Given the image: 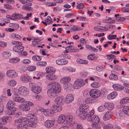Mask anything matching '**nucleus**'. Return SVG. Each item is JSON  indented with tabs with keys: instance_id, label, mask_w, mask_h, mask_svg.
Masks as SVG:
<instances>
[{
	"instance_id": "20e7f679",
	"label": "nucleus",
	"mask_w": 129,
	"mask_h": 129,
	"mask_svg": "<svg viewBox=\"0 0 129 129\" xmlns=\"http://www.w3.org/2000/svg\"><path fill=\"white\" fill-rule=\"evenodd\" d=\"M89 94L90 96L93 98L95 99L100 96L101 93L99 90L94 89H91L90 90Z\"/></svg>"
},
{
	"instance_id": "4468645a",
	"label": "nucleus",
	"mask_w": 129,
	"mask_h": 129,
	"mask_svg": "<svg viewBox=\"0 0 129 129\" xmlns=\"http://www.w3.org/2000/svg\"><path fill=\"white\" fill-rule=\"evenodd\" d=\"M25 104L20 105L19 106V108L23 111H29L30 109V107L29 106L27 105V104L26 102L25 103Z\"/></svg>"
},
{
	"instance_id": "13d9d810",
	"label": "nucleus",
	"mask_w": 129,
	"mask_h": 129,
	"mask_svg": "<svg viewBox=\"0 0 129 129\" xmlns=\"http://www.w3.org/2000/svg\"><path fill=\"white\" fill-rule=\"evenodd\" d=\"M16 82L14 80H12L10 81L9 83L10 85L12 86H15L16 84Z\"/></svg>"
},
{
	"instance_id": "6e6552de",
	"label": "nucleus",
	"mask_w": 129,
	"mask_h": 129,
	"mask_svg": "<svg viewBox=\"0 0 129 129\" xmlns=\"http://www.w3.org/2000/svg\"><path fill=\"white\" fill-rule=\"evenodd\" d=\"M42 88L39 86L32 85L31 88V90L32 92L38 94L42 91Z\"/></svg>"
},
{
	"instance_id": "ddd939ff",
	"label": "nucleus",
	"mask_w": 129,
	"mask_h": 129,
	"mask_svg": "<svg viewBox=\"0 0 129 129\" xmlns=\"http://www.w3.org/2000/svg\"><path fill=\"white\" fill-rule=\"evenodd\" d=\"M54 122L53 120H48L45 122V125L47 128H49L54 125Z\"/></svg>"
},
{
	"instance_id": "a18cd8bd",
	"label": "nucleus",
	"mask_w": 129,
	"mask_h": 129,
	"mask_svg": "<svg viewBox=\"0 0 129 129\" xmlns=\"http://www.w3.org/2000/svg\"><path fill=\"white\" fill-rule=\"evenodd\" d=\"M3 55L4 57L8 58L10 56L11 54L8 51L5 52L3 53Z\"/></svg>"
},
{
	"instance_id": "680f3d73",
	"label": "nucleus",
	"mask_w": 129,
	"mask_h": 129,
	"mask_svg": "<svg viewBox=\"0 0 129 129\" xmlns=\"http://www.w3.org/2000/svg\"><path fill=\"white\" fill-rule=\"evenodd\" d=\"M24 64H29L30 62V61L28 59H23L22 61Z\"/></svg>"
},
{
	"instance_id": "c9c22d12",
	"label": "nucleus",
	"mask_w": 129,
	"mask_h": 129,
	"mask_svg": "<svg viewBox=\"0 0 129 129\" xmlns=\"http://www.w3.org/2000/svg\"><path fill=\"white\" fill-rule=\"evenodd\" d=\"M92 128L94 129H101V126L97 123H94L91 124Z\"/></svg>"
},
{
	"instance_id": "0eeeda50",
	"label": "nucleus",
	"mask_w": 129,
	"mask_h": 129,
	"mask_svg": "<svg viewBox=\"0 0 129 129\" xmlns=\"http://www.w3.org/2000/svg\"><path fill=\"white\" fill-rule=\"evenodd\" d=\"M6 74L8 77L11 78H15L18 75L17 74L15 71L12 70L8 71Z\"/></svg>"
},
{
	"instance_id": "4c0bfd02",
	"label": "nucleus",
	"mask_w": 129,
	"mask_h": 129,
	"mask_svg": "<svg viewBox=\"0 0 129 129\" xmlns=\"http://www.w3.org/2000/svg\"><path fill=\"white\" fill-rule=\"evenodd\" d=\"M20 61V59L18 57L15 58L10 59L9 62L13 63H16Z\"/></svg>"
},
{
	"instance_id": "79ce46f5",
	"label": "nucleus",
	"mask_w": 129,
	"mask_h": 129,
	"mask_svg": "<svg viewBox=\"0 0 129 129\" xmlns=\"http://www.w3.org/2000/svg\"><path fill=\"white\" fill-rule=\"evenodd\" d=\"M65 49L66 50H68L70 52H76V51H73V50L74 49V48L71 46H69L66 47Z\"/></svg>"
},
{
	"instance_id": "774afa93",
	"label": "nucleus",
	"mask_w": 129,
	"mask_h": 129,
	"mask_svg": "<svg viewBox=\"0 0 129 129\" xmlns=\"http://www.w3.org/2000/svg\"><path fill=\"white\" fill-rule=\"evenodd\" d=\"M124 113L123 111L122 112L121 111H119L118 113V116L120 118L123 117L124 116Z\"/></svg>"
},
{
	"instance_id": "f704fd0d",
	"label": "nucleus",
	"mask_w": 129,
	"mask_h": 129,
	"mask_svg": "<svg viewBox=\"0 0 129 129\" xmlns=\"http://www.w3.org/2000/svg\"><path fill=\"white\" fill-rule=\"evenodd\" d=\"M28 126H30L32 127H35L37 126V123L33 121H28V122L27 123Z\"/></svg>"
},
{
	"instance_id": "e2e57ef3",
	"label": "nucleus",
	"mask_w": 129,
	"mask_h": 129,
	"mask_svg": "<svg viewBox=\"0 0 129 129\" xmlns=\"http://www.w3.org/2000/svg\"><path fill=\"white\" fill-rule=\"evenodd\" d=\"M19 54L21 56H26L27 55V52L25 51H21Z\"/></svg>"
},
{
	"instance_id": "603ef678",
	"label": "nucleus",
	"mask_w": 129,
	"mask_h": 129,
	"mask_svg": "<svg viewBox=\"0 0 129 129\" xmlns=\"http://www.w3.org/2000/svg\"><path fill=\"white\" fill-rule=\"evenodd\" d=\"M101 31H107L108 30L107 25H106L104 26H100Z\"/></svg>"
},
{
	"instance_id": "dca6fc26",
	"label": "nucleus",
	"mask_w": 129,
	"mask_h": 129,
	"mask_svg": "<svg viewBox=\"0 0 129 129\" xmlns=\"http://www.w3.org/2000/svg\"><path fill=\"white\" fill-rule=\"evenodd\" d=\"M111 74L110 75L109 77V78L110 79L113 80H117L118 79V77L117 75H118V73H115L114 71H111Z\"/></svg>"
},
{
	"instance_id": "6ab92c4d",
	"label": "nucleus",
	"mask_w": 129,
	"mask_h": 129,
	"mask_svg": "<svg viewBox=\"0 0 129 129\" xmlns=\"http://www.w3.org/2000/svg\"><path fill=\"white\" fill-rule=\"evenodd\" d=\"M113 89L115 90L120 91L122 90L124 87L122 85L118 84H115L112 85Z\"/></svg>"
},
{
	"instance_id": "7ed1b4c3",
	"label": "nucleus",
	"mask_w": 129,
	"mask_h": 129,
	"mask_svg": "<svg viewBox=\"0 0 129 129\" xmlns=\"http://www.w3.org/2000/svg\"><path fill=\"white\" fill-rule=\"evenodd\" d=\"M85 83L84 80L82 79H79L76 80L74 82L73 87L76 89H77L83 86Z\"/></svg>"
},
{
	"instance_id": "0e129e2a",
	"label": "nucleus",
	"mask_w": 129,
	"mask_h": 129,
	"mask_svg": "<svg viewBox=\"0 0 129 129\" xmlns=\"http://www.w3.org/2000/svg\"><path fill=\"white\" fill-rule=\"evenodd\" d=\"M7 45V43L5 42L0 41V46L2 47H6Z\"/></svg>"
},
{
	"instance_id": "7c9ffc66",
	"label": "nucleus",
	"mask_w": 129,
	"mask_h": 129,
	"mask_svg": "<svg viewBox=\"0 0 129 129\" xmlns=\"http://www.w3.org/2000/svg\"><path fill=\"white\" fill-rule=\"evenodd\" d=\"M123 111L124 114L129 116V106H124L123 108Z\"/></svg>"
},
{
	"instance_id": "a19ab883",
	"label": "nucleus",
	"mask_w": 129,
	"mask_h": 129,
	"mask_svg": "<svg viewBox=\"0 0 129 129\" xmlns=\"http://www.w3.org/2000/svg\"><path fill=\"white\" fill-rule=\"evenodd\" d=\"M106 109L105 104L99 107L98 108V110L99 112H102L104 111Z\"/></svg>"
},
{
	"instance_id": "8fccbe9b",
	"label": "nucleus",
	"mask_w": 129,
	"mask_h": 129,
	"mask_svg": "<svg viewBox=\"0 0 129 129\" xmlns=\"http://www.w3.org/2000/svg\"><path fill=\"white\" fill-rule=\"evenodd\" d=\"M22 9L24 10H27L29 11L31 10V8L30 7L26 6V5H24L22 7Z\"/></svg>"
},
{
	"instance_id": "de8ad7c7",
	"label": "nucleus",
	"mask_w": 129,
	"mask_h": 129,
	"mask_svg": "<svg viewBox=\"0 0 129 129\" xmlns=\"http://www.w3.org/2000/svg\"><path fill=\"white\" fill-rule=\"evenodd\" d=\"M71 29L72 30L74 31H79L80 30V28L78 27L76 25H74L72 27Z\"/></svg>"
},
{
	"instance_id": "b1692460",
	"label": "nucleus",
	"mask_w": 129,
	"mask_h": 129,
	"mask_svg": "<svg viewBox=\"0 0 129 129\" xmlns=\"http://www.w3.org/2000/svg\"><path fill=\"white\" fill-rule=\"evenodd\" d=\"M71 80V78L70 77H64L60 80V82L64 84H66L68 83Z\"/></svg>"
},
{
	"instance_id": "49530a36",
	"label": "nucleus",
	"mask_w": 129,
	"mask_h": 129,
	"mask_svg": "<svg viewBox=\"0 0 129 129\" xmlns=\"http://www.w3.org/2000/svg\"><path fill=\"white\" fill-rule=\"evenodd\" d=\"M78 9H82L84 8V5L82 3L78 4L77 6Z\"/></svg>"
},
{
	"instance_id": "9d476101",
	"label": "nucleus",
	"mask_w": 129,
	"mask_h": 129,
	"mask_svg": "<svg viewBox=\"0 0 129 129\" xmlns=\"http://www.w3.org/2000/svg\"><path fill=\"white\" fill-rule=\"evenodd\" d=\"M41 111L44 112V114L47 116H49L51 115H52L55 112L53 109H41Z\"/></svg>"
},
{
	"instance_id": "aec40b11",
	"label": "nucleus",
	"mask_w": 129,
	"mask_h": 129,
	"mask_svg": "<svg viewBox=\"0 0 129 129\" xmlns=\"http://www.w3.org/2000/svg\"><path fill=\"white\" fill-rule=\"evenodd\" d=\"M27 117H21L18 119H17L15 120V122H26V121H28L29 119L28 117V115H27Z\"/></svg>"
},
{
	"instance_id": "4be33fe9",
	"label": "nucleus",
	"mask_w": 129,
	"mask_h": 129,
	"mask_svg": "<svg viewBox=\"0 0 129 129\" xmlns=\"http://www.w3.org/2000/svg\"><path fill=\"white\" fill-rule=\"evenodd\" d=\"M47 73L46 76V77L47 79L50 80H54L56 79V77L54 74L50 73Z\"/></svg>"
},
{
	"instance_id": "423d86ee",
	"label": "nucleus",
	"mask_w": 129,
	"mask_h": 129,
	"mask_svg": "<svg viewBox=\"0 0 129 129\" xmlns=\"http://www.w3.org/2000/svg\"><path fill=\"white\" fill-rule=\"evenodd\" d=\"M64 99L62 96H58L55 98L54 101L58 105H62L64 103Z\"/></svg>"
},
{
	"instance_id": "37998d69",
	"label": "nucleus",
	"mask_w": 129,
	"mask_h": 129,
	"mask_svg": "<svg viewBox=\"0 0 129 129\" xmlns=\"http://www.w3.org/2000/svg\"><path fill=\"white\" fill-rule=\"evenodd\" d=\"M44 4L48 7L55 6L56 5V3H48L45 2L44 3Z\"/></svg>"
},
{
	"instance_id": "c756f323",
	"label": "nucleus",
	"mask_w": 129,
	"mask_h": 129,
	"mask_svg": "<svg viewBox=\"0 0 129 129\" xmlns=\"http://www.w3.org/2000/svg\"><path fill=\"white\" fill-rule=\"evenodd\" d=\"M46 70L47 73H55L56 70L53 67H47L46 68Z\"/></svg>"
},
{
	"instance_id": "473e14b6",
	"label": "nucleus",
	"mask_w": 129,
	"mask_h": 129,
	"mask_svg": "<svg viewBox=\"0 0 129 129\" xmlns=\"http://www.w3.org/2000/svg\"><path fill=\"white\" fill-rule=\"evenodd\" d=\"M53 107L55 109V110H54V112H55V111L56 112L60 111L62 109V108L60 106L54 105L53 106Z\"/></svg>"
},
{
	"instance_id": "bf43d9fd",
	"label": "nucleus",
	"mask_w": 129,
	"mask_h": 129,
	"mask_svg": "<svg viewBox=\"0 0 129 129\" xmlns=\"http://www.w3.org/2000/svg\"><path fill=\"white\" fill-rule=\"evenodd\" d=\"M45 20L46 21L48 22L49 21V24H50L53 22L52 19L50 16H48L47 17V18Z\"/></svg>"
},
{
	"instance_id": "c03bdc74",
	"label": "nucleus",
	"mask_w": 129,
	"mask_h": 129,
	"mask_svg": "<svg viewBox=\"0 0 129 129\" xmlns=\"http://www.w3.org/2000/svg\"><path fill=\"white\" fill-rule=\"evenodd\" d=\"M36 69V67L34 66H30L27 68V70L31 72L35 71Z\"/></svg>"
},
{
	"instance_id": "4d7b16f0",
	"label": "nucleus",
	"mask_w": 129,
	"mask_h": 129,
	"mask_svg": "<svg viewBox=\"0 0 129 129\" xmlns=\"http://www.w3.org/2000/svg\"><path fill=\"white\" fill-rule=\"evenodd\" d=\"M11 36L13 38H17L18 39H20L21 38V37L20 36L15 34H13Z\"/></svg>"
},
{
	"instance_id": "5fc2aeb1",
	"label": "nucleus",
	"mask_w": 129,
	"mask_h": 129,
	"mask_svg": "<svg viewBox=\"0 0 129 129\" xmlns=\"http://www.w3.org/2000/svg\"><path fill=\"white\" fill-rule=\"evenodd\" d=\"M116 35H110L108 37V38L110 40H111L112 39H116Z\"/></svg>"
},
{
	"instance_id": "a211bd4d",
	"label": "nucleus",
	"mask_w": 129,
	"mask_h": 129,
	"mask_svg": "<svg viewBox=\"0 0 129 129\" xmlns=\"http://www.w3.org/2000/svg\"><path fill=\"white\" fill-rule=\"evenodd\" d=\"M21 79L22 81L24 82H28L30 80L29 76L27 74L22 75L21 77Z\"/></svg>"
},
{
	"instance_id": "a878e982",
	"label": "nucleus",
	"mask_w": 129,
	"mask_h": 129,
	"mask_svg": "<svg viewBox=\"0 0 129 129\" xmlns=\"http://www.w3.org/2000/svg\"><path fill=\"white\" fill-rule=\"evenodd\" d=\"M105 104L106 108L109 110H111L114 108V105L112 103H107Z\"/></svg>"
},
{
	"instance_id": "9b49d317",
	"label": "nucleus",
	"mask_w": 129,
	"mask_h": 129,
	"mask_svg": "<svg viewBox=\"0 0 129 129\" xmlns=\"http://www.w3.org/2000/svg\"><path fill=\"white\" fill-rule=\"evenodd\" d=\"M15 103L14 102L11 100H9L8 102L6 105V108L8 109H12L14 107Z\"/></svg>"
},
{
	"instance_id": "ea45409f",
	"label": "nucleus",
	"mask_w": 129,
	"mask_h": 129,
	"mask_svg": "<svg viewBox=\"0 0 129 129\" xmlns=\"http://www.w3.org/2000/svg\"><path fill=\"white\" fill-rule=\"evenodd\" d=\"M129 102V98L126 97L122 99L120 101V104H124Z\"/></svg>"
},
{
	"instance_id": "72a5a7b5",
	"label": "nucleus",
	"mask_w": 129,
	"mask_h": 129,
	"mask_svg": "<svg viewBox=\"0 0 129 129\" xmlns=\"http://www.w3.org/2000/svg\"><path fill=\"white\" fill-rule=\"evenodd\" d=\"M65 121L67 122V123L71 125L72 124V122L73 120V118L72 116L66 117Z\"/></svg>"
},
{
	"instance_id": "1a4fd4ad",
	"label": "nucleus",
	"mask_w": 129,
	"mask_h": 129,
	"mask_svg": "<svg viewBox=\"0 0 129 129\" xmlns=\"http://www.w3.org/2000/svg\"><path fill=\"white\" fill-rule=\"evenodd\" d=\"M74 99V97L72 94H68L66 97L65 102L67 104L73 102Z\"/></svg>"
},
{
	"instance_id": "f3484780",
	"label": "nucleus",
	"mask_w": 129,
	"mask_h": 129,
	"mask_svg": "<svg viewBox=\"0 0 129 129\" xmlns=\"http://www.w3.org/2000/svg\"><path fill=\"white\" fill-rule=\"evenodd\" d=\"M56 63L58 65H64L67 64L68 61L64 59H58L56 60Z\"/></svg>"
},
{
	"instance_id": "3c124183",
	"label": "nucleus",
	"mask_w": 129,
	"mask_h": 129,
	"mask_svg": "<svg viewBox=\"0 0 129 129\" xmlns=\"http://www.w3.org/2000/svg\"><path fill=\"white\" fill-rule=\"evenodd\" d=\"M93 102V100H92L91 98H90L86 99L85 101V103L87 104L92 103Z\"/></svg>"
},
{
	"instance_id": "2eb2a0df",
	"label": "nucleus",
	"mask_w": 129,
	"mask_h": 129,
	"mask_svg": "<svg viewBox=\"0 0 129 129\" xmlns=\"http://www.w3.org/2000/svg\"><path fill=\"white\" fill-rule=\"evenodd\" d=\"M66 120L65 115L63 114L60 115L58 118L57 121L59 124L63 123Z\"/></svg>"
},
{
	"instance_id": "338daca9",
	"label": "nucleus",
	"mask_w": 129,
	"mask_h": 129,
	"mask_svg": "<svg viewBox=\"0 0 129 129\" xmlns=\"http://www.w3.org/2000/svg\"><path fill=\"white\" fill-rule=\"evenodd\" d=\"M94 54H90L88 55L87 56V58L90 60H92L94 59V57H93V55Z\"/></svg>"
},
{
	"instance_id": "58836bf2",
	"label": "nucleus",
	"mask_w": 129,
	"mask_h": 129,
	"mask_svg": "<svg viewBox=\"0 0 129 129\" xmlns=\"http://www.w3.org/2000/svg\"><path fill=\"white\" fill-rule=\"evenodd\" d=\"M100 84L99 82H94L91 84V86L93 88H98L100 86Z\"/></svg>"
},
{
	"instance_id": "f257e3e1",
	"label": "nucleus",
	"mask_w": 129,
	"mask_h": 129,
	"mask_svg": "<svg viewBox=\"0 0 129 129\" xmlns=\"http://www.w3.org/2000/svg\"><path fill=\"white\" fill-rule=\"evenodd\" d=\"M79 109V113L78 115L81 119L85 120L88 118V121H91L94 123H98L99 122V117L96 115H93L94 113V110H92L90 111L88 107L86 104L80 105Z\"/></svg>"
},
{
	"instance_id": "412c9836",
	"label": "nucleus",
	"mask_w": 129,
	"mask_h": 129,
	"mask_svg": "<svg viewBox=\"0 0 129 129\" xmlns=\"http://www.w3.org/2000/svg\"><path fill=\"white\" fill-rule=\"evenodd\" d=\"M117 95V92H113L109 94L107 96V98L109 100L113 99L115 98Z\"/></svg>"
},
{
	"instance_id": "f03ea898",
	"label": "nucleus",
	"mask_w": 129,
	"mask_h": 129,
	"mask_svg": "<svg viewBox=\"0 0 129 129\" xmlns=\"http://www.w3.org/2000/svg\"><path fill=\"white\" fill-rule=\"evenodd\" d=\"M48 86H50V87H52V89H53L55 93H58L61 91V88L60 85L57 82L50 83L48 84Z\"/></svg>"
},
{
	"instance_id": "e433bc0d",
	"label": "nucleus",
	"mask_w": 129,
	"mask_h": 129,
	"mask_svg": "<svg viewBox=\"0 0 129 129\" xmlns=\"http://www.w3.org/2000/svg\"><path fill=\"white\" fill-rule=\"evenodd\" d=\"M13 17L15 18V20L16 19H20L22 18L23 15L20 14H13L12 15Z\"/></svg>"
},
{
	"instance_id": "5701e85b",
	"label": "nucleus",
	"mask_w": 129,
	"mask_h": 129,
	"mask_svg": "<svg viewBox=\"0 0 129 129\" xmlns=\"http://www.w3.org/2000/svg\"><path fill=\"white\" fill-rule=\"evenodd\" d=\"M13 99L14 101L18 102H23L25 101L24 98L16 96H14Z\"/></svg>"
},
{
	"instance_id": "c85d7f7f",
	"label": "nucleus",
	"mask_w": 129,
	"mask_h": 129,
	"mask_svg": "<svg viewBox=\"0 0 129 129\" xmlns=\"http://www.w3.org/2000/svg\"><path fill=\"white\" fill-rule=\"evenodd\" d=\"M47 94L49 97L52 98L54 96L55 93L53 89L51 88L48 90L47 91Z\"/></svg>"
},
{
	"instance_id": "bb28decb",
	"label": "nucleus",
	"mask_w": 129,
	"mask_h": 129,
	"mask_svg": "<svg viewBox=\"0 0 129 129\" xmlns=\"http://www.w3.org/2000/svg\"><path fill=\"white\" fill-rule=\"evenodd\" d=\"M27 123H21L17 125L18 129H28Z\"/></svg>"
},
{
	"instance_id": "cd10ccee",
	"label": "nucleus",
	"mask_w": 129,
	"mask_h": 129,
	"mask_svg": "<svg viewBox=\"0 0 129 129\" xmlns=\"http://www.w3.org/2000/svg\"><path fill=\"white\" fill-rule=\"evenodd\" d=\"M111 112L110 111H109L107 112L104 114L103 119L104 120H107L111 118Z\"/></svg>"
},
{
	"instance_id": "09e8293b",
	"label": "nucleus",
	"mask_w": 129,
	"mask_h": 129,
	"mask_svg": "<svg viewBox=\"0 0 129 129\" xmlns=\"http://www.w3.org/2000/svg\"><path fill=\"white\" fill-rule=\"evenodd\" d=\"M113 127L112 125L110 124L105 125L103 126L104 129H112Z\"/></svg>"
},
{
	"instance_id": "39448f33",
	"label": "nucleus",
	"mask_w": 129,
	"mask_h": 129,
	"mask_svg": "<svg viewBox=\"0 0 129 129\" xmlns=\"http://www.w3.org/2000/svg\"><path fill=\"white\" fill-rule=\"evenodd\" d=\"M18 92L20 94L23 96H27L29 93L27 89L23 86L20 87L19 88Z\"/></svg>"
},
{
	"instance_id": "864d4df0",
	"label": "nucleus",
	"mask_w": 129,
	"mask_h": 129,
	"mask_svg": "<svg viewBox=\"0 0 129 129\" xmlns=\"http://www.w3.org/2000/svg\"><path fill=\"white\" fill-rule=\"evenodd\" d=\"M47 63L45 62H40L37 63V65L39 66H45L46 65Z\"/></svg>"
},
{
	"instance_id": "393cba45",
	"label": "nucleus",
	"mask_w": 129,
	"mask_h": 129,
	"mask_svg": "<svg viewBox=\"0 0 129 129\" xmlns=\"http://www.w3.org/2000/svg\"><path fill=\"white\" fill-rule=\"evenodd\" d=\"M28 117L29 121H37V117L34 115L31 114H29L28 115Z\"/></svg>"
},
{
	"instance_id": "f8f14e48",
	"label": "nucleus",
	"mask_w": 129,
	"mask_h": 129,
	"mask_svg": "<svg viewBox=\"0 0 129 129\" xmlns=\"http://www.w3.org/2000/svg\"><path fill=\"white\" fill-rule=\"evenodd\" d=\"M24 47L22 46H15L13 47V50L16 52L20 53L23 51Z\"/></svg>"
},
{
	"instance_id": "2f4dec72",
	"label": "nucleus",
	"mask_w": 129,
	"mask_h": 129,
	"mask_svg": "<svg viewBox=\"0 0 129 129\" xmlns=\"http://www.w3.org/2000/svg\"><path fill=\"white\" fill-rule=\"evenodd\" d=\"M16 111V108H13L12 109H8L7 114L9 115H13Z\"/></svg>"
},
{
	"instance_id": "6e6d98bb",
	"label": "nucleus",
	"mask_w": 129,
	"mask_h": 129,
	"mask_svg": "<svg viewBox=\"0 0 129 129\" xmlns=\"http://www.w3.org/2000/svg\"><path fill=\"white\" fill-rule=\"evenodd\" d=\"M5 7L9 10H11L13 9L11 5L8 4H6L4 5Z\"/></svg>"
},
{
	"instance_id": "69168bd1",
	"label": "nucleus",
	"mask_w": 129,
	"mask_h": 129,
	"mask_svg": "<svg viewBox=\"0 0 129 129\" xmlns=\"http://www.w3.org/2000/svg\"><path fill=\"white\" fill-rule=\"evenodd\" d=\"M107 23H113L115 22V21L114 20H112L111 18L109 17L107 19Z\"/></svg>"
},
{
	"instance_id": "052dcab7",
	"label": "nucleus",
	"mask_w": 129,
	"mask_h": 129,
	"mask_svg": "<svg viewBox=\"0 0 129 129\" xmlns=\"http://www.w3.org/2000/svg\"><path fill=\"white\" fill-rule=\"evenodd\" d=\"M61 10L60 7H55L53 10L54 12H57Z\"/></svg>"
}]
</instances>
